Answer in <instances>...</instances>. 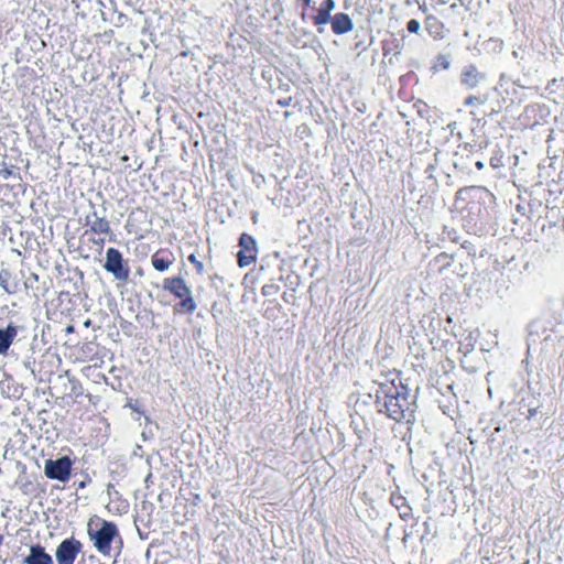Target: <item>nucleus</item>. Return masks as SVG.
<instances>
[{"mask_svg": "<svg viewBox=\"0 0 564 564\" xmlns=\"http://www.w3.org/2000/svg\"><path fill=\"white\" fill-rule=\"evenodd\" d=\"M93 216L95 219L90 221V228L94 232L106 234L110 230L109 223L104 217H98L96 213Z\"/></svg>", "mask_w": 564, "mask_h": 564, "instance_id": "4468645a", "label": "nucleus"}, {"mask_svg": "<svg viewBox=\"0 0 564 564\" xmlns=\"http://www.w3.org/2000/svg\"><path fill=\"white\" fill-rule=\"evenodd\" d=\"M163 289L173 293L176 297L183 299L192 293L185 281L177 278H169L163 281Z\"/></svg>", "mask_w": 564, "mask_h": 564, "instance_id": "0eeeda50", "label": "nucleus"}, {"mask_svg": "<svg viewBox=\"0 0 564 564\" xmlns=\"http://www.w3.org/2000/svg\"><path fill=\"white\" fill-rule=\"evenodd\" d=\"M398 501H401V505L395 503V507L400 510V517L402 519H406L410 516L411 507L405 502L403 497H398Z\"/></svg>", "mask_w": 564, "mask_h": 564, "instance_id": "aec40b11", "label": "nucleus"}, {"mask_svg": "<svg viewBox=\"0 0 564 564\" xmlns=\"http://www.w3.org/2000/svg\"><path fill=\"white\" fill-rule=\"evenodd\" d=\"M88 535L90 540L94 542V546L104 555H108L111 549V542L115 536L118 535V530L116 524L112 522H108L102 520L100 522V528L94 530L91 528V523H88Z\"/></svg>", "mask_w": 564, "mask_h": 564, "instance_id": "f03ea898", "label": "nucleus"}, {"mask_svg": "<svg viewBox=\"0 0 564 564\" xmlns=\"http://www.w3.org/2000/svg\"><path fill=\"white\" fill-rule=\"evenodd\" d=\"M475 165L478 170H481L484 167V163L481 161L476 162Z\"/></svg>", "mask_w": 564, "mask_h": 564, "instance_id": "b1692460", "label": "nucleus"}, {"mask_svg": "<svg viewBox=\"0 0 564 564\" xmlns=\"http://www.w3.org/2000/svg\"><path fill=\"white\" fill-rule=\"evenodd\" d=\"M375 405L378 413L397 423L411 422L414 419L415 400L400 371H390L386 380L379 383Z\"/></svg>", "mask_w": 564, "mask_h": 564, "instance_id": "f257e3e1", "label": "nucleus"}, {"mask_svg": "<svg viewBox=\"0 0 564 564\" xmlns=\"http://www.w3.org/2000/svg\"><path fill=\"white\" fill-rule=\"evenodd\" d=\"M152 265L155 270L158 271H165L170 268L171 265V262L163 259V258H158V257H152Z\"/></svg>", "mask_w": 564, "mask_h": 564, "instance_id": "6ab92c4d", "label": "nucleus"}, {"mask_svg": "<svg viewBox=\"0 0 564 564\" xmlns=\"http://www.w3.org/2000/svg\"><path fill=\"white\" fill-rule=\"evenodd\" d=\"M334 9V0H324L317 10V13L312 18L314 25H324L330 22L333 18L330 17V13Z\"/></svg>", "mask_w": 564, "mask_h": 564, "instance_id": "1a4fd4ad", "label": "nucleus"}, {"mask_svg": "<svg viewBox=\"0 0 564 564\" xmlns=\"http://www.w3.org/2000/svg\"><path fill=\"white\" fill-rule=\"evenodd\" d=\"M454 263V256L447 252H441L430 262V267L433 268L436 274H443Z\"/></svg>", "mask_w": 564, "mask_h": 564, "instance_id": "f8f14e48", "label": "nucleus"}, {"mask_svg": "<svg viewBox=\"0 0 564 564\" xmlns=\"http://www.w3.org/2000/svg\"><path fill=\"white\" fill-rule=\"evenodd\" d=\"M178 310L192 313L196 310L197 305L192 296V293L184 296L182 302L178 303Z\"/></svg>", "mask_w": 564, "mask_h": 564, "instance_id": "dca6fc26", "label": "nucleus"}, {"mask_svg": "<svg viewBox=\"0 0 564 564\" xmlns=\"http://www.w3.org/2000/svg\"><path fill=\"white\" fill-rule=\"evenodd\" d=\"M305 7H308L311 4V0H302Z\"/></svg>", "mask_w": 564, "mask_h": 564, "instance_id": "a878e982", "label": "nucleus"}, {"mask_svg": "<svg viewBox=\"0 0 564 564\" xmlns=\"http://www.w3.org/2000/svg\"><path fill=\"white\" fill-rule=\"evenodd\" d=\"M485 79L486 75L479 72L475 64L465 66L460 73V83L468 89L476 88Z\"/></svg>", "mask_w": 564, "mask_h": 564, "instance_id": "423d86ee", "label": "nucleus"}, {"mask_svg": "<svg viewBox=\"0 0 564 564\" xmlns=\"http://www.w3.org/2000/svg\"><path fill=\"white\" fill-rule=\"evenodd\" d=\"M486 101H487L486 96L470 95L464 100V105L466 107H479V106H482Z\"/></svg>", "mask_w": 564, "mask_h": 564, "instance_id": "a211bd4d", "label": "nucleus"}, {"mask_svg": "<svg viewBox=\"0 0 564 564\" xmlns=\"http://www.w3.org/2000/svg\"><path fill=\"white\" fill-rule=\"evenodd\" d=\"M72 468V460L67 456L58 459H47L44 465V473L51 479L66 481L69 478Z\"/></svg>", "mask_w": 564, "mask_h": 564, "instance_id": "20e7f679", "label": "nucleus"}, {"mask_svg": "<svg viewBox=\"0 0 564 564\" xmlns=\"http://www.w3.org/2000/svg\"><path fill=\"white\" fill-rule=\"evenodd\" d=\"M24 562L26 564H52L53 560L45 552L44 547L37 544L31 546L30 554L25 557Z\"/></svg>", "mask_w": 564, "mask_h": 564, "instance_id": "9d476101", "label": "nucleus"}, {"mask_svg": "<svg viewBox=\"0 0 564 564\" xmlns=\"http://www.w3.org/2000/svg\"><path fill=\"white\" fill-rule=\"evenodd\" d=\"M2 543V536H0V544Z\"/></svg>", "mask_w": 564, "mask_h": 564, "instance_id": "bb28decb", "label": "nucleus"}, {"mask_svg": "<svg viewBox=\"0 0 564 564\" xmlns=\"http://www.w3.org/2000/svg\"><path fill=\"white\" fill-rule=\"evenodd\" d=\"M420 22L415 19H412L406 23V29L410 33H417L420 31Z\"/></svg>", "mask_w": 564, "mask_h": 564, "instance_id": "4be33fe9", "label": "nucleus"}, {"mask_svg": "<svg viewBox=\"0 0 564 564\" xmlns=\"http://www.w3.org/2000/svg\"><path fill=\"white\" fill-rule=\"evenodd\" d=\"M188 260H189L191 262H193V263H197V267H198L199 269H202V268H203V264H202L200 262H197V261H196V258H195V256H194V254H191V256L188 257Z\"/></svg>", "mask_w": 564, "mask_h": 564, "instance_id": "5701e85b", "label": "nucleus"}, {"mask_svg": "<svg viewBox=\"0 0 564 564\" xmlns=\"http://www.w3.org/2000/svg\"><path fill=\"white\" fill-rule=\"evenodd\" d=\"M256 260V251L240 250L238 252V263L241 268L250 265Z\"/></svg>", "mask_w": 564, "mask_h": 564, "instance_id": "2eb2a0df", "label": "nucleus"}, {"mask_svg": "<svg viewBox=\"0 0 564 564\" xmlns=\"http://www.w3.org/2000/svg\"><path fill=\"white\" fill-rule=\"evenodd\" d=\"M104 268L113 274L119 281H127L129 279L130 270L124 262L122 254L115 248H109L106 253V263Z\"/></svg>", "mask_w": 564, "mask_h": 564, "instance_id": "7ed1b4c3", "label": "nucleus"}, {"mask_svg": "<svg viewBox=\"0 0 564 564\" xmlns=\"http://www.w3.org/2000/svg\"><path fill=\"white\" fill-rule=\"evenodd\" d=\"M82 551V543L74 539L64 540L56 549L58 564H74L77 554Z\"/></svg>", "mask_w": 564, "mask_h": 564, "instance_id": "39448f33", "label": "nucleus"}, {"mask_svg": "<svg viewBox=\"0 0 564 564\" xmlns=\"http://www.w3.org/2000/svg\"><path fill=\"white\" fill-rule=\"evenodd\" d=\"M10 274L8 272L1 271L0 272V285L7 293H13L12 290L8 286V280Z\"/></svg>", "mask_w": 564, "mask_h": 564, "instance_id": "412c9836", "label": "nucleus"}, {"mask_svg": "<svg viewBox=\"0 0 564 564\" xmlns=\"http://www.w3.org/2000/svg\"><path fill=\"white\" fill-rule=\"evenodd\" d=\"M239 245L242 248L241 250H247L248 252L256 251V240L253 239V237L247 234L241 235L239 239Z\"/></svg>", "mask_w": 564, "mask_h": 564, "instance_id": "f3484780", "label": "nucleus"}, {"mask_svg": "<svg viewBox=\"0 0 564 564\" xmlns=\"http://www.w3.org/2000/svg\"><path fill=\"white\" fill-rule=\"evenodd\" d=\"M18 335V328L9 324L4 329L0 328V355L6 356Z\"/></svg>", "mask_w": 564, "mask_h": 564, "instance_id": "9b49d317", "label": "nucleus"}, {"mask_svg": "<svg viewBox=\"0 0 564 564\" xmlns=\"http://www.w3.org/2000/svg\"><path fill=\"white\" fill-rule=\"evenodd\" d=\"M330 23L333 33L337 35L348 33L354 29V23L350 17L344 12L336 13L332 18Z\"/></svg>", "mask_w": 564, "mask_h": 564, "instance_id": "6e6552de", "label": "nucleus"}, {"mask_svg": "<svg viewBox=\"0 0 564 564\" xmlns=\"http://www.w3.org/2000/svg\"><path fill=\"white\" fill-rule=\"evenodd\" d=\"M382 50H383V55H388L389 53V50L387 48V44L384 43L383 46H382Z\"/></svg>", "mask_w": 564, "mask_h": 564, "instance_id": "393cba45", "label": "nucleus"}, {"mask_svg": "<svg viewBox=\"0 0 564 564\" xmlns=\"http://www.w3.org/2000/svg\"><path fill=\"white\" fill-rule=\"evenodd\" d=\"M425 28L431 35L437 37L442 36L444 25L435 15H429L425 20Z\"/></svg>", "mask_w": 564, "mask_h": 564, "instance_id": "ddd939ff", "label": "nucleus"}]
</instances>
